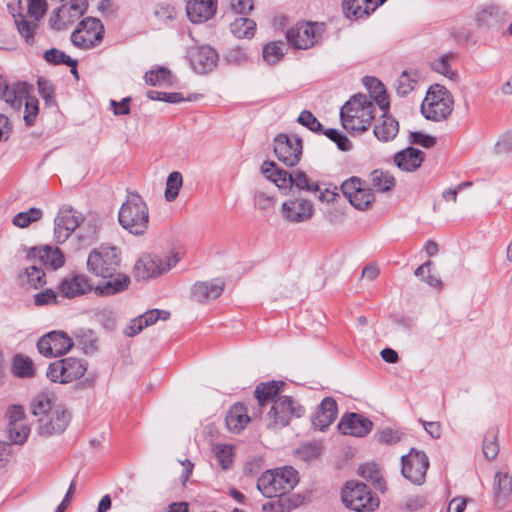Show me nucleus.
Wrapping results in <instances>:
<instances>
[{"label":"nucleus","mask_w":512,"mask_h":512,"mask_svg":"<svg viewBox=\"0 0 512 512\" xmlns=\"http://www.w3.org/2000/svg\"><path fill=\"white\" fill-rule=\"evenodd\" d=\"M120 263V250L115 246L101 245L89 252L88 272L96 277L108 279L104 284L94 287V293L97 296H112L128 289L130 277L125 273L117 272Z\"/></svg>","instance_id":"nucleus-1"},{"label":"nucleus","mask_w":512,"mask_h":512,"mask_svg":"<svg viewBox=\"0 0 512 512\" xmlns=\"http://www.w3.org/2000/svg\"><path fill=\"white\" fill-rule=\"evenodd\" d=\"M375 104L371 96L357 94L340 110V119L346 130L356 133L366 131L374 118Z\"/></svg>","instance_id":"nucleus-2"},{"label":"nucleus","mask_w":512,"mask_h":512,"mask_svg":"<svg viewBox=\"0 0 512 512\" xmlns=\"http://www.w3.org/2000/svg\"><path fill=\"white\" fill-rule=\"evenodd\" d=\"M299 482L298 472L291 466L265 471L257 480V488L264 497H281Z\"/></svg>","instance_id":"nucleus-3"},{"label":"nucleus","mask_w":512,"mask_h":512,"mask_svg":"<svg viewBox=\"0 0 512 512\" xmlns=\"http://www.w3.org/2000/svg\"><path fill=\"white\" fill-rule=\"evenodd\" d=\"M118 218L125 230L134 235H142L149 224L148 207L140 195L131 194L122 204Z\"/></svg>","instance_id":"nucleus-4"},{"label":"nucleus","mask_w":512,"mask_h":512,"mask_svg":"<svg viewBox=\"0 0 512 512\" xmlns=\"http://www.w3.org/2000/svg\"><path fill=\"white\" fill-rule=\"evenodd\" d=\"M453 97L451 93L439 84L429 87L421 104V113L427 120H445L453 110Z\"/></svg>","instance_id":"nucleus-5"},{"label":"nucleus","mask_w":512,"mask_h":512,"mask_svg":"<svg viewBox=\"0 0 512 512\" xmlns=\"http://www.w3.org/2000/svg\"><path fill=\"white\" fill-rule=\"evenodd\" d=\"M345 507L356 512H373L380 504L379 498L359 481H348L341 492Z\"/></svg>","instance_id":"nucleus-6"},{"label":"nucleus","mask_w":512,"mask_h":512,"mask_svg":"<svg viewBox=\"0 0 512 512\" xmlns=\"http://www.w3.org/2000/svg\"><path fill=\"white\" fill-rule=\"evenodd\" d=\"M87 367L83 359L66 357L50 363L46 375L52 382L66 384L83 377Z\"/></svg>","instance_id":"nucleus-7"},{"label":"nucleus","mask_w":512,"mask_h":512,"mask_svg":"<svg viewBox=\"0 0 512 512\" xmlns=\"http://www.w3.org/2000/svg\"><path fill=\"white\" fill-rule=\"evenodd\" d=\"M104 26L98 18L87 17L82 19L78 27L71 33L72 44L82 50L97 47L104 37Z\"/></svg>","instance_id":"nucleus-8"},{"label":"nucleus","mask_w":512,"mask_h":512,"mask_svg":"<svg viewBox=\"0 0 512 512\" xmlns=\"http://www.w3.org/2000/svg\"><path fill=\"white\" fill-rule=\"evenodd\" d=\"M401 464V474L405 479L418 486L425 483L429 458L424 451L411 448L401 457Z\"/></svg>","instance_id":"nucleus-9"},{"label":"nucleus","mask_w":512,"mask_h":512,"mask_svg":"<svg viewBox=\"0 0 512 512\" xmlns=\"http://www.w3.org/2000/svg\"><path fill=\"white\" fill-rule=\"evenodd\" d=\"M305 409L294 402L290 396H281L274 400L268 413V426L280 429L289 424L292 416L301 417Z\"/></svg>","instance_id":"nucleus-10"},{"label":"nucleus","mask_w":512,"mask_h":512,"mask_svg":"<svg viewBox=\"0 0 512 512\" xmlns=\"http://www.w3.org/2000/svg\"><path fill=\"white\" fill-rule=\"evenodd\" d=\"M322 33V25L313 22H302L291 27L286 33V38L294 48L307 50L319 42Z\"/></svg>","instance_id":"nucleus-11"},{"label":"nucleus","mask_w":512,"mask_h":512,"mask_svg":"<svg viewBox=\"0 0 512 512\" xmlns=\"http://www.w3.org/2000/svg\"><path fill=\"white\" fill-rule=\"evenodd\" d=\"M302 140L296 135L280 133L274 138V153L286 166H295L302 156Z\"/></svg>","instance_id":"nucleus-12"},{"label":"nucleus","mask_w":512,"mask_h":512,"mask_svg":"<svg viewBox=\"0 0 512 512\" xmlns=\"http://www.w3.org/2000/svg\"><path fill=\"white\" fill-rule=\"evenodd\" d=\"M87 0H71L63 3L53 11L49 19V26L54 30L65 29L78 20L87 10Z\"/></svg>","instance_id":"nucleus-13"},{"label":"nucleus","mask_w":512,"mask_h":512,"mask_svg":"<svg viewBox=\"0 0 512 512\" xmlns=\"http://www.w3.org/2000/svg\"><path fill=\"white\" fill-rule=\"evenodd\" d=\"M82 213L71 206L60 208L54 220V239L58 244L64 243L83 222Z\"/></svg>","instance_id":"nucleus-14"},{"label":"nucleus","mask_w":512,"mask_h":512,"mask_svg":"<svg viewBox=\"0 0 512 512\" xmlns=\"http://www.w3.org/2000/svg\"><path fill=\"white\" fill-rule=\"evenodd\" d=\"M73 340L62 331H51L37 342L39 353L45 357H59L70 351Z\"/></svg>","instance_id":"nucleus-15"},{"label":"nucleus","mask_w":512,"mask_h":512,"mask_svg":"<svg viewBox=\"0 0 512 512\" xmlns=\"http://www.w3.org/2000/svg\"><path fill=\"white\" fill-rule=\"evenodd\" d=\"M33 91V86L25 81H17L12 84L6 79L0 88V99L12 109L19 111L25 98Z\"/></svg>","instance_id":"nucleus-16"},{"label":"nucleus","mask_w":512,"mask_h":512,"mask_svg":"<svg viewBox=\"0 0 512 512\" xmlns=\"http://www.w3.org/2000/svg\"><path fill=\"white\" fill-rule=\"evenodd\" d=\"M283 217L292 223L306 222L312 218L314 207L304 198H292L284 201L281 207Z\"/></svg>","instance_id":"nucleus-17"},{"label":"nucleus","mask_w":512,"mask_h":512,"mask_svg":"<svg viewBox=\"0 0 512 512\" xmlns=\"http://www.w3.org/2000/svg\"><path fill=\"white\" fill-rule=\"evenodd\" d=\"M69 414L61 407H55L49 414L38 419L37 431L40 435L51 436L62 433L68 426Z\"/></svg>","instance_id":"nucleus-18"},{"label":"nucleus","mask_w":512,"mask_h":512,"mask_svg":"<svg viewBox=\"0 0 512 512\" xmlns=\"http://www.w3.org/2000/svg\"><path fill=\"white\" fill-rule=\"evenodd\" d=\"M188 19L194 24L211 20L218 9V0H184Z\"/></svg>","instance_id":"nucleus-19"},{"label":"nucleus","mask_w":512,"mask_h":512,"mask_svg":"<svg viewBox=\"0 0 512 512\" xmlns=\"http://www.w3.org/2000/svg\"><path fill=\"white\" fill-rule=\"evenodd\" d=\"M59 290L63 297L72 299L89 293L94 290L90 279L84 274H69L64 277Z\"/></svg>","instance_id":"nucleus-20"},{"label":"nucleus","mask_w":512,"mask_h":512,"mask_svg":"<svg viewBox=\"0 0 512 512\" xmlns=\"http://www.w3.org/2000/svg\"><path fill=\"white\" fill-rule=\"evenodd\" d=\"M373 423L361 414L349 413L344 415L338 423L342 434L355 437H364L371 432Z\"/></svg>","instance_id":"nucleus-21"},{"label":"nucleus","mask_w":512,"mask_h":512,"mask_svg":"<svg viewBox=\"0 0 512 512\" xmlns=\"http://www.w3.org/2000/svg\"><path fill=\"white\" fill-rule=\"evenodd\" d=\"M189 59L197 73L205 74L216 67L218 54L210 46H201L190 50Z\"/></svg>","instance_id":"nucleus-22"},{"label":"nucleus","mask_w":512,"mask_h":512,"mask_svg":"<svg viewBox=\"0 0 512 512\" xmlns=\"http://www.w3.org/2000/svg\"><path fill=\"white\" fill-rule=\"evenodd\" d=\"M28 257L37 259L42 266L50 267L53 270L61 268L65 263L64 255L57 247H33L30 249Z\"/></svg>","instance_id":"nucleus-23"},{"label":"nucleus","mask_w":512,"mask_h":512,"mask_svg":"<svg viewBox=\"0 0 512 512\" xmlns=\"http://www.w3.org/2000/svg\"><path fill=\"white\" fill-rule=\"evenodd\" d=\"M262 174L269 181L273 182L278 189L287 193L293 187V177L288 171L280 168L273 161H265L261 166Z\"/></svg>","instance_id":"nucleus-24"},{"label":"nucleus","mask_w":512,"mask_h":512,"mask_svg":"<svg viewBox=\"0 0 512 512\" xmlns=\"http://www.w3.org/2000/svg\"><path fill=\"white\" fill-rule=\"evenodd\" d=\"M337 412L336 401L332 397L324 398L312 418V425L314 428L324 431L335 421Z\"/></svg>","instance_id":"nucleus-25"},{"label":"nucleus","mask_w":512,"mask_h":512,"mask_svg":"<svg viewBox=\"0 0 512 512\" xmlns=\"http://www.w3.org/2000/svg\"><path fill=\"white\" fill-rule=\"evenodd\" d=\"M225 283L222 279L212 281L197 282L192 288V297L200 303L218 298L223 290Z\"/></svg>","instance_id":"nucleus-26"},{"label":"nucleus","mask_w":512,"mask_h":512,"mask_svg":"<svg viewBox=\"0 0 512 512\" xmlns=\"http://www.w3.org/2000/svg\"><path fill=\"white\" fill-rule=\"evenodd\" d=\"M162 258L154 255H143L135 264V276L138 280H146L163 274Z\"/></svg>","instance_id":"nucleus-27"},{"label":"nucleus","mask_w":512,"mask_h":512,"mask_svg":"<svg viewBox=\"0 0 512 512\" xmlns=\"http://www.w3.org/2000/svg\"><path fill=\"white\" fill-rule=\"evenodd\" d=\"M377 7V0H343V11L349 19L367 18Z\"/></svg>","instance_id":"nucleus-28"},{"label":"nucleus","mask_w":512,"mask_h":512,"mask_svg":"<svg viewBox=\"0 0 512 512\" xmlns=\"http://www.w3.org/2000/svg\"><path fill=\"white\" fill-rule=\"evenodd\" d=\"M424 160L423 152L414 147H408L394 156V163L402 171L413 172L417 170Z\"/></svg>","instance_id":"nucleus-29"},{"label":"nucleus","mask_w":512,"mask_h":512,"mask_svg":"<svg viewBox=\"0 0 512 512\" xmlns=\"http://www.w3.org/2000/svg\"><path fill=\"white\" fill-rule=\"evenodd\" d=\"M382 111V118L375 124L373 132L379 141L388 142L398 134L399 123L394 117L387 115L388 108Z\"/></svg>","instance_id":"nucleus-30"},{"label":"nucleus","mask_w":512,"mask_h":512,"mask_svg":"<svg viewBox=\"0 0 512 512\" xmlns=\"http://www.w3.org/2000/svg\"><path fill=\"white\" fill-rule=\"evenodd\" d=\"M19 281L22 285H27L30 288L38 289L46 284V275L43 266L38 262L24 268L19 274Z\"/></svg>","instance_id":"nucleus-31"},{"label":"nucleus","mask_w":512,"mask_h":512,"mask_svg":"<svg viewBox=\"0 0 512 512\" xmlns=\"http://www.w3.org/2000/svg\"><path fill=\"white\" fill-rule=\"evenodd\" d=\"M227 428L234 432H240L250 421L246 406L241 403L234 404L226 415Z\"/></svg>","instance_id":"nucleus-32"},{"label":"nucleus","mask_w":512,"mask_h":512,"mask_svg":"<svg viewBox=\"0 0 512 512\" xmlns=\"http://www.w3.org/2000/svg\"><path fill=\"white\" fill-rule=\"evenodd\" d=\"M363 83L369 90L370 94L368 96H371V100L376 103L380 110L389 108L386 91L383 84L378 79L375 77H365Z\"/></svg>","instance_id":"nucleus-33"},{"label":"nucleus","mask_w":512,"mask_h":512,"mask_svg":"<svg viewBox=\"0 0 512 512\" xmlns=\"http://www.w3.org/2000/svg\"><path fill=\"white\" fill-rule=\"evenodd\" d=\"M284 386L282 381L260 383L255 389V398L259 407L264 406L269 400L274 403L279 396L280 388Z\"/></svg>","instance_id":"nucleus-34"},{"label":"nucleus","mask_w":512,"mask_h":512,"mask_svg":"<svg viewBox=\"0 0 512 512\" xmlns=\"http://www.w3.org/2000/svg\"><path fill=\"white\" fill-rule=\"evenodd\" d=\"M358 474L370 482L377 490L386 491L385 481L382 477L379 466L376 463H365L359 466Z\"/></svg>","instance_id":"nucleus-35"},{"label":"nucleus","mask_w":512,"mask_h":512,"mask_svg":"<svg viewBox=\"0 0 512 512\" xmlns=\"http://www.w3.org/2000/svg\"><path fill=\"white\" fill-rule=\"evenodd\" d=\"M512 492V476L508 472H497L494 478V496L496 503L506 501Z\"/></svg>","instance_id":"nucleus-36"},{"label":"nucleus","mask_w":512,"mask_h":512,"mask_svg":"<svg viewBox=\"0 0 512 512\" xmlns=\"http://www.w3.org/2000/svg\"><path fill=\"white\" fill-rule=\"evenodd\" d=\"M231 33L239 39H251L256 31V23L247 17H238L230 23Z\"/></svg>","instance_id":"nucleus-37"},{"label":"nucleus","mask_w":512,"mask_h":512,"mask_svg":"<svg viewBox=\"0 0 512 512\" xmlns=\"http://www.w3.org/2000/svg\"><path fill=\"white\" fill-rule=\"evenodd\" d=\"M370 181L373 188L381 193L392 190L396 184L394 176L389 171L381 169L371 172Z\"/></svg>","instance_id":"nucleus-38"},{"label":"nucleus","mask_w":512,"mask_h":512,"mask_svg":"<svg viewBox=\"0 0 512 512\" xmlns=\"http://www.w3.org/2000/svg\"><path fill=\"white\" fill-rule=\"evenodd\" d=\"M12 16L14 17L15 25L17 27L20 35L25 39V42L29 45L34 44V32L38 27V21L33 19L27 20L26 17L22 14L16 15L12 12Z\"/></svg>","instance_id":"nucleus-39"},{"label":"nucleus","mask_w":512,"mask_h":512,"mask_svg":"<svg viewBox=\"0 0 512 512\" xmlns=\"http://www.w3.org/2000/svg\"><path fill=\"white\" fill-rule=\"evenodd\" d=\"M11 371L18 378H32L35 375L33 361L22 354L13 357Z\"/></svg>","instance_id":"nucleus-40"},{"label":"nucleus","mask_w":512,"mask_h":512,"mask_svg":"<svg viewBox=\"0 0 512 512\" xmlns=\"http://www.w3.org/2000/svg\"><path fill=\"white\" fill-rule=\"evenodd\" d=\"M415 276L420 278L426 284L433 288H440L442 281L440 277L433 273V262L426 261L420 265L414 272Z\"/></svg>","instance_id":"nucleus-41"},{"label":"nucleus","mask_w":512,"mask_h":512,"mask_svg":"<svg viewBox=\"0 0 512 512\" xmlns=\"http://www.w3.org/2000/svg\"><path fill=\"white\" fill-rule=\"evenodd\" d=\"M454 54L453 53H446L443 54L438 59L434 60L431 63V68L445 77L449 78L450 80H456L458 77V74L456 71L452 70L451 68V60L453 59Z\"/></svg>","instance_id":"nucleus-42"},{"label":"nucleus","mask_w":512,"mask_h":512,"mask_svg":"<svg viewBox=\"0 0 512 512\" xmlns=\"http://www.w3.org/2000/svg\"><path fill=\"white\" fill-rule=\"evenodd\" d=\"M418 80V74L415 71H403L398 77L395 88L399 96H406L413 89Z\"/></svg>","instance_id":"nucleus-43"},{"label":"nucleus","mask_w":512,"mask_h":512,"mask_svg":"<svg viewBox=\"0 0 512 512\" xmlns=\"http://www.w3.org/2000/svg\"><path fill=\"white\" fill-rule=\"evenodd\" d=\"M145 82L151 86H163L171 83V72L165 67H158L145 73Z\"/></svg>","instance_id":"nucleus-44"},{"label":"nucleus","mask_w":512,"mask_h":512,"mask_svg":"<svg viewBox=\"0 0 512 512\" xmlns=\"http://www.w3.org/2000/svg\"><path fill=\"white\" fill-rule=\"evenodd\" d=\"M293 186L299 191L316 194L320 190V183L310 179L303 171H296L293 177Z\"/></svg>","instance_id":"nucleus-45"},{"label":"nucleus","mask_w":512,"mask_h":512,"mask_svg":"<svg viewBox=\"0 0 512 512\" xmlns=\"http://www.w3.org/2000/svg\"><path fill=\"white\" fill-rule=\"evenodd\" d=\"M284 56V43L279 42H270L266 44L263 48V59L269 65H275L278 63Z\"/></svg>","instance_id":"nucleus-46"},{"label":"nucleus","mask_w":512,"mask_h":512,"mask_svg":"<svg viewBox=\"0 0 512 512\" xmlns=\"http://www.w3.org/2000/svg\"><path fill=\"white\" fill-rule=\"evenodd\" d=\"M23 105L25 108L23 115L24 122L26 126L31 127L35 124L39 113V101L30 93L23 101Z\"/></svg>","instance_id":"nucleus-47"},{"label":"nucleus","mask_w":512,"mask_h":512,"mask_svg":"<svg viewBox=\"0 0 512 512\" xmlns=\"http://www.w3.org/2000/svg\"><path fill=\"white\" fill-rule=\"evenodd\" d=\"M55 407L52 406L51 398L48 394H39L31 403V411L34 416L44 417L53 411Z\"/></svg>","instance_id":"nucleus-48"},{"label":"nucleus","mask_w":512,"mask_h":512,"mask_svg":"<svg viewBox=\"0 0 512 512\" xmlns=\"http://www.w3.org/2000/svg\"><path fill=\"white\" fill-rule=\"evenodd\" d=\"M182 183L183 178L180 172L174 171L168 175L165 189V198L167 201L171 202L177 198Z\"/></svg>","instance_id":"nucleus-49"},{"label":"nucleus","mask_w":512,"mask_h":512,"mask_svg":"<svg viewBox=\"0 0 512 512\" xmlns=\"http://www.w3.org/2000/svg\"><path fill=\"white\" fill-rule=\"evenodd\" d=\"M153 14L160 23H167L176 19V8L167 2H159L153 8Z\"/></svg>","instance_id":"nucleus-50"},{"label":"nucleus","mask_w":512,"mask_h":512,"mask_svg":"<svg viewBox=\"0 0 512 512\" xmlns=\"http://www.w3.org/2000/svg\"><path fill=\"white\" fill-rule=\"evenodd\" d=\"M212 450L215 454L218 464L223 469H228L233 463L232 447L226 444H215Z\"/></svg>","instance_id":"nucleus-51"},{"label":"nucleus","mask_w":512,"mask_h":512,"mask_svg":"<svg viewBox=\"0 0 512 512\" xmlns=\"http://www.w3.org/2000/svg\"><path fill=\"white\" fill-rule=\"evenodd\" d=\"M350 204L359 210L367 208L374 201V194L370 188L362 187L355 195L348 199Z\"/></svg>","instance_id":"nucleus-52"},{"label":"nucleus","mask_w":512,"mask_h":512,"mask_svg":"<svg viewBox=\"0 0 512 512\" xmlns=\"http://www.w3.org/2000/svg\"><path fill=\"white\" fill-rule=\"evenodd\" d=\"M254 207L262 212L271 213L274 209L276 199L263 191H257L253 197Z\"/></svg>","instance_id":"nucleus-53"},{"label":"nucleus","mask_w":512,"mask_h":512,"mask_svg":"<svg viewBox=\"0 0 512 512\" xmlns=\"http://www.w3.org/2000/svg\"><path fill=\"white\" fill-rule=\"evenodd\" d=\"M8 433L9 438L13 443L22 445L26 442L30 429L24 422L16 423L8 425Z\"/></svg>","instance_id":"nucleus-54"},{"label":"nucleus","mask_w":512,"mask_h":512,"mask_svg":"<svg viewBox=\"0 0 512 512\" xmlns=\"http://www.w3.org/2000/svg\"><path fill=\"white\" fill-rule=\"evenodd\" d=\"M482 451L484 456L492 460L499 453V445L497 443V435L495 430L489 431L483 441Z\"/></svg>","instance_id":"nucleus-55"},{"label":"nucleus","mask_w":512,"mask_h":512,"mask_svg":"<svg viewBox=\"0 0 512 512\" xmlns=\"http://www.w3.org/2000/svg\"><path fill=\"white\" fill-rule=\"evenodd\" d=\"M321 134H324L328 139L335 142L338 149L341 151H349L351 149V142L340 131L334 128L324 129Z\"/></svg>","instance_id":"nucleus-56"},{"label":"nucleus","mask_w":512,"mask_h":512,"mask_svg":"<svg viewBox=\"0 0 512 512\" xmlns=\"http://www.w3.org/2000/svg\"><path fill=\"white\" fill-rule=\"evenodd\" d=\"M297 122L305 126L312 132L321 134L323 131V125L318 119L308 110H303L297 118Z\"/></svg>","instance_id":"nucleus-57"},{"label":"nucleus","mask_w":512,"mask_h":512,"mask_svg":"<svg viewBox=\"0 0 512 512\" xmlns=\"http://www.w3.org/2000/svg\"><path fill=\"white\" fill-rule=\"evenodd\" d=\"M170 317V312L161 309H151L138 316L144 327L151 326L157 320H167Z\"/></svg>","instance_id":"nucleus-58"},{"label":"nucleus","mask_w":512,"mask_h":512,"mask_svg":"<svg viewBox=\"0 0 512 512\" xmlns=\"http://www.w3.org/2000/svg\"><path fill=\"white\" fill-rule=\"evenodd\" d=\"M147 97L153 101H163L166 103H180L184 101L182 93L179 92H161L156 90H150L147 92Z\"/></svg>","instance_id":"nucleus-59"},{"label":"nucleus","mask_w":512,"mask_h":512,"mask_svg":"<svg viewBox=\"0 0 512 512\" xmlns=\"http://www.w3.org/2000/svg\"><path fill=\"white\" fill-rule=\"evenodd\" d=\"M404 437V434L399 430L392 429L389 427L383 428L377 433V439L380 443L385 445H393L400 442Z\"/></svg>","instance_id":"nucleus-60"},{"label":"nucleus","mask_w":512,"mask_h":512,"mask_svg":"<svg viewBox=\"0 0 512 512\" xmlns=\"http://www.w3.org/2000/svg\"><path fill=\"white\" fill-rule=\"evenodd\" d=\"M38 90L41 97L44 99L46 105H52L54 103V86L52 83L43 77L37 80Z\"/></svg>","instance_id":"nucleus-61"},{"label":"nucleus","mask_w":512,"mask_h":512,"mask_svg":"<svg viewBox=\"0 0 512 512\" xmlns=\"http://www.w3.org/2000/svg\"><path fill=\"white\" fill-rule=\"evenodd\" d=\"M44 59L54 65L67 64L71 57L66 55L63 51L56 48L49 49L44 52Z\"/></svg>","instance_id":"nucleus-62"},{"label":"nucleus","mask_w":512,"mask_h":512,"mask_svg":"<svg viewBox=\"0 0 512 512\" xmlns=\"http://www.w3.org/2000/svg\"><path fill=\"white\" fill-rule=\"evenodd\" d=\"M46 8V0H28V14L37 21L44 16Z\"/></svg>","instance_id":"nucleus-63"},{"label":"nucleus","mask_w":512,"mask_h":512,"mask_svg":"<svg viewBox=\"0 0 512 512\" xmlns=\"http://www.w3.org/2000/svg\"><path fill=\"white\" fill-rule=\"evenodd\" d=\"M363 184L358 177H351L345 180L341 185V191L344 196L349 199L351 196L355 195L361 188Z\"/></svg>","instance_id":"nucleus-64"}]
</instances>
